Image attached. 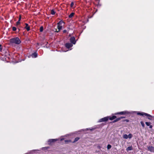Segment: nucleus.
<instances>
[{"label": "nucleus", "mask_w": 154, "mask_h": 154, "mask_svg": "<svg viewBox=\"0 0 154 154\" xmlns=\"http://www.w3.org/2000/svg\"><path fill=\"white\" fill-rule=\"evenodd\" d=\"M2 47L1 45L0 44V52H2Z\"/></svg>", "instance_id": "obj_28"}, {"label": "nucleus", "mask_w": 154, "mask_h": 154, "mask_svg": "<svg viewBox=\"0 0 154 154\" xmlns=\"http://www.w3.org/2000/svg\"><path fill=\"white\" fill-rule=\"evenodd\" d=\"M99 152V151H95V152Z\"/></svg>", "instance_id": "obj_36"}, {"label": "nucleus", "mask_w": 154, "mask_h": 154, "mask_svg": "<svg viewBox=\"0 0 154 154\" xmlns=\"http://www.w3.org/2000/svg\"><path fill=\"white\" fill-rule=\"evenodd\" d=\"M123 121L124 122L126 121V122H129V120H128L127 119H125V120H123Z\"/></svg>", "instance_id": "obj_30"}, {"label": "nucleus", "mask_w": 154, "mask_h": 154, "mask_svg": "<svg viewBox=\"0 0 154 154\" xmlns=\"http://www.w3.org/2000/svg\"><path fill=\"white\" fill-rule=\"evenodd\" d=\"M140 123L143 128L145 127V125L143 121H141Z\"/></svg>", "instance_id": "obj_17"}, {"label": "nucleus", "mask_w": 154, "mask_h": 154, "mask_svg": "<svg viewBox=\"0 0 154 154\" xmlns=\"http://www.w3.org/2000/svg\"><path fill=\"white\" fill-rule=\"evenodd\" d=\"M116 119H115V120L116 121V122H117L120 120V118H119V117L118 118H116Z\"/></svg>", "instance_id": "obj_26"}, {"label": "nucleus", "mask_w": 154, "mask_h": 154, "mask_svg": "<svg viewBox=\"0 0 154 154\" xmlns=\"http://www.w3.org/2000/svg\"><path fill=\"white\" fill-rule=\"evenodd\" d=\"M62 23H63V21L61 20L57 23V25H60V24H62Z\"/></svg>", "instance_id": "obj_25"}, {"label": "nucleus", "mask_w": 154, "mask_h": 154, "mask_svg": "<svg viewBox=\"0 0 154 154\" xmlns=\"http://www.w3.org/2000/svg\"><path fill=\"white\" fill-rule=\"evenodd\" d=\"M21 20V16L20 15L18 21H20Z\"/></svg>", "instance_id": "obj_31"}, {"label": "nucleus", "mask_w": 154, "mask_h": 154, "mask_svg": "<svg viewBox=\"0 0 154 154\" xmlns=\"http://www.w3.org/2000/svg\"><path fill=\"white\" fill-rule=\"evenodd\" d=\"M63 139H61V140H63Z\"/></svg>", "instance_id": "obj_37"}, {"label": "nucleus", "mask_w": 154, "mask_h": 154, "mask_svg": "<svg viewBox=\"0 0 154 154\" xmlns=\"http://www.w3.org/2000/svg\"><path fill=\"white\" fill-rule=\"evenodd\" d=\"M73 46V45L72 43H66L65 44V47L68 48L69 49L71 47H72Z\"/></svg>", "instance_id": "obj_6"}, {"label": "nucleus", "mask_w": 154, "mask_h": 154, "mask_svg": "<svg viewBox=\"0 0 154 154\" xmlns=\"http://www.w3.org/2000/svg\"><path fill=\"white\" fill-rule=\"evenodd\" d=\"M130 112L127 111H124L119 112L115 113L114 114V115H125L126 114H130Z\"/></svg>", "instance_id": "obj_4"}, {"label": "nucleus", "mask_w": 154, "mask_h": 154, "mask_svg": "<svg viewBox=\"0 0 154 154\" xmlns=\"http://www.w3.org/2000/svg\"><path fill=\"white\" fill-rule=\"evenodd\" d=\"M102 146L100 144H98L97 146V148L99 149H100L101 148Z\"/></svg>", "instance_id": "obj_21"}, {"label": "nucleus", "mask_w": 154, "mask_h": 154, "mask_svg": "<svg viewBox=\"0 0 154 154\" xmlns=\"http://www.w3.org/2000/svg\"><path fill=\"white\" fill-rule=\"evenodd\" d=\"M71 141V140H65V142L66 143H68L69 142H70Z\"/></svg>", "instance_id": "obj_27"}, {"label": "nucleus", "mask_w": 154, "mask_h": 154, "mask_svg": "<svg viewBox=\"0 0 154 154\" xmlns=\"http://www.w3.org/2000/svg\"><path fill=\"white\" fill-rule=\"evenodd\" d=\"M116 122V121L115 119V120H114V121H112V123H115V122Z\"/></svg>", "instance_id": "obj_33"}, {"label": "nucleus", "mask_w": 154, "mask_h": 154, "mask_svg": "<svg viewBox=\"0 0 154 154\" xmlns=\"http://www.w3.org/2000/svg\"><path fill=\"white\" fill-rule=\"evenodd\" d=\"M66 30H64L63 31V33H66Z\"/></svg>", "instance_id": "obj_34"}, {"label": "nucleus", "mask_w": 154, "mask_h": 154, "mask_svg": "<svg viewBox=\"0 0 154 154\" xmlns=\"http://www.w3.org/2000/svg\"><path fill=\"white\" fill-rule=\"evenodd\" d=\"M32 57L36 58L37 57V54L36 52H34L32 54Z\"/></svg>", "instance_id": "obj_12"}, {"label": "nucleus", "mask_w": 154, "mask_h": 154, "mask_svg": "<svg viewBox=\"0 0 154 154\" xmlns=\"http://www.w3.org/2000/svg\"><path fill=\"white\" fill-rule=\"evenodd\" d=\"M51 14L52 15H54L55 14V12L54 9H52L51 10Z\"/></svg>", "instance_id": "obj_16"}, {"label": "nucleus", "mask_w": 154, "mask_h": 154, "mask_svg": "<svg viewBox=\"0 0 154 154\" xmlns=\"http://www.w3.org/2000/svg\"><path fill=\"white\" fill-rule=\"evenodd\" d=\"M75 14V13H72L69 16V18H71Z\"/></svg>", "instance_id": "obj_15"}, {"label": "nucleus", "mask_w": 154, "mask_h": 154, "mask_svg": "<svg viewBox=\"0 0 154 154\" xmlns=\"http://www.w3.org/2000/svg\"><path fill=\"white\" fill-rule=\"evenodd\" d=\"M148 150L151 152H154V147L152 146H147Z\"/></svg>", "instance_id": "obj_8"}, {"label": "nucleus", "mask_w": 154, "mask_h": 154, "mask_svg": "<svg viewBox=\"0 0 154 154\" xmlns=\"http://www.w3.org/2000/svg\"><path fill=\"white\" fill-rule=\"evenodd\" d=\"M55 29V31H58V30H57V29Z\"/></svg>", "instance_id": "obj_35"}, {"label": "nucleus", "mask_w": 154, "mask_h": 154, "mask_svg": "<svg viewBox=\"0 0 154 154\" xmlns=\"http://www.w3.org/2000/svg\"><path fill=\"white\" fill-rule=\"evenodd\" d=\"M58 140L57 139H50L48 141V144L50 145L52 143H54Z\"/></svg>", "instance_id": "obj_7"}, {"label": "nucleus", "mask_w": 154, "mask_h": 154, "mask_svg": "<svg viewBox=\"0 0 154 154\" xmlns=\"http://www.w3.org/2000/svg\"><path fill=\"white\" fill-rule=\"evenodd\" d=\"M128 138H131L132 137V134H129L128 135Z\"/></svg>", "instance_id": "obj_23"}, {"label": "nucleus", "mask_w": 154, "mask_h": 154, "mask_svg": "<svg viewBox=\"0 0 154 154\" xmlns=\"http://www.w3.org/2000/svg\"><path fill=\"white\" fill-rule=\"evenodd\" d=\"M20 21H18L16 22V26H18L19 25H20Z\"/></svg>", "instance_id": "obj_24"}, {"label": "nucleus", "mask_w": 154, "mask_h": 154, "mask_svg": "<svg viewBox=\"0 0 154 154\" xmlns=\"http://www.w3.org/2000/svg\"><path fill=\"white\" fill-rule=\"evenodd\" d=\"M137 115H140L144 117V116H146L148 117V119L150 120H152V116L150 115L147 114V113L144 112H137Z\"/></svg>", "instance_id": "obj_3"}, {"label": "nucleus", "mask_w": 154, "mask_h": 154, "mask_svg": "<svg viewBox=\"0 0 154 154\" xmlns=\"http://www.w3.org/2000/svg\"><path fill=\"white\" fill-rule=\"evenodd\" d=\"M70 41L71 43L74 45L75 44L76 42L75 38L74 36H72L70 38Z\"/></svg>", "instance_id": "obj_5"}, {"label": "nucleus", "mask_w": 154, "mask_h": 154, "mask_svg": "<svg viewBox=\"0 0 154 154\" xmlns=\"http://www.w3.org/2000/svg\"><path fill=\"white\" fill-rule=\"evenodd\" d=\"M25 25L26 26L25 27V28L26 29L27 31H29L30 30V28L28 24L27 23H25Z\"/></svg>", "instance_id": "obj_10"}, {"label": "nucleus", "mask_w": 154, "mask_h": 154, "mask_svg": "<svg viewBox=\"0 0 154 154\" xmlns=\"http://www.w3.org/2000/svg\"><path fill=\"white\" fill-rule=\"evenodd\" d=\"M80 138L79 137H76L75 138L74 141L72 142V143H75V142L77 141Z\"/></svg>", "instance_id": "obj_13"}, {"label": "nucleus", "mask_w": 154, "mask_h": 154, "mask_svg": "<svg viewBox=\"0 0 154 154\" xmlns=\"http://www.w3.org/2000/svg\"><path fill=\"white\" fill-rule=\"evenodd\" d=\"M43 30V26H41L40 28V32H42Z\"/></svg>", "instance_id": "obj_20"}, {"label": "nucleus", "mask_w": 154, "mask_h": 154, "mask_svg": "<svg viewBox=\"0 0 154 154\" xmlns=\"http://www.w3.org/2000/svg\"><path fill=\"white\" fill-rule=\"evenodd\" d=\"M145 124L147 126H149V128L151 129L152 128V126L151 125V123L150 122H146Z\"/></svg>", "instance_id": "obj_9"}, {"label": "nucleus", "mask_w": 154, "mask_h": 154, "mask_svg": "<svg viewBox=\"0 0 154 154\" xmlns=\"http://www.w3.org/2000/svg\"><path fill=\"white\" fill-rule=\"evenodd\" d=\"M18 30H19V31L20 30V29L19 28L18 29Z\"/></svg>", "instance_id": "obj_38"}, {"label": "nucleus", "mask_w": 154, "mask_h": 154, "mask_svg": "<svg viewBox=\"0 0 154 154\" xmlns=\"http://www.w3.org/2000/svg\"><path fill=\"white\" fill-rule=\"evenodd\" d=\"M10 43L11 44H15L17 45L19 44L21 42V41L18 37H15L11 38L10 40Z\"/></svg>", "instance_id": "obj_2"}, {"label": "nucleus", "mask_w": 154, "mask_h": 154, "mask_svg": "<svg viewBox=\"0 0 154 154\" xmlns=\"http://www.w3.org/2000/svg\"><path fill=\"white\" fill-rule=\"evenodd\" d=\"M119 118H120L121 119L125 118V117L122 116L121 117H119Z\"/></svg>", "instance_id": "obj_32"}, {"label": "nucleus", "mask_w": 154, "mask_h": 154, "mask_svg": "<svg viewBox=\"0 0 154 154\" xmlns=\"http://www.w3.org/2000/svg\"><path fill=\"white\" fill-rule=\"evenodd\" d=\"M132 149H133V148L132 146H128L126 149V150L127 151H129V150H132Z\"/></svg>", "instance_id": "obj_14"}, {"label": "nucleus", "mask_w": 154, "mask_h": 154, "mask_svg": "<svg viewBox=\"0 0 154 154\" xmlns=\"http://www.w3.org/2000/svg\"><path fill=\"white\" fill-rule=\"evenodd\" d=\"M116 116L115 115L113 116L112 117L107 116L100 119L99 120V122H106L109 119L110 120H112L116 119Z\"/></svg>", "instance_id": "obj_1"}, {"label": "nucleus", "mask_w": 154, "mask_h": 154, "mask_svg": "<svg viewBox=\"0 0 154 154\" xmlns=\"http://www.w3.org/2000/svg\"><path fill=\"white\" fill-rule=\"evenodd\" d=\"M74 2H71V4H70V7L71 8H72L73 7V5H74Z\"/></svg>", "instance_id": "obj_29"}, {"label": "nucleus", "mask_w": 154, "mask_h": 154, "mask_svg": "<svg viewBox=\"0 0 154 154\" xmlns=\"http://www.w3.org/2000/svg\"><path fill=\"white\" fill-rule=\"evenodd\" d=\"M123 137L125 139H127L128 138V135L126 134H124L123 136Z\"/></svg>", "instance_id": "obj_18"}, {"label": "nucleus", "mask_w": 154, "mask_h": 154, "mask_svg": "<svg viewBox=\"0 0 154 154\" xmlns=\"http://www.w3.org/2000/svg\"><path fill=\"white\" fill-rule=\"evenodd\" d=\"M12 29L13 31H15L17 30V28L14 26H13L12 27Z\"/></svg>", "instance_id": "obj_22"}, {"label": "nucleus", "mask_w": 154, "mask_h": 154, "mask_svg": "<svg viewBox=\"0 0 154 154\" xmlns=\"http://www.w3.org/2000/svg\"><path fill=\"white\" fill-rule=\"evenodd\" d=\"M112 147V146L110 144H108L107 146V149H110Z\"/></svg>", "instance_id": "obj_19"}, {"label": "nucleus", "mask_w": 154, "mask_h": 154, "mask_svg": "<svg viewBox=\"0 0 154 154\" xmlns=\"http://www.w3.org/2000/svg\"><path fill=\"white\" fill-rule=\"evenodd\" d=\"M57 28L58 29V31H55V32H58L60 31V30L62 28V26H60V25H58L57 26Z\"/></svg>", "instance_id": "obj_11"}]
</instances>
